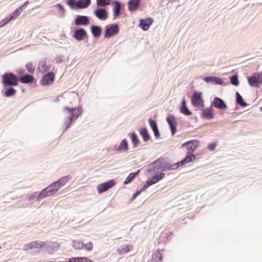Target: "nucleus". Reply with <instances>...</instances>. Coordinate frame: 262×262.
<instances>
[{
	"instance_id": "f257e3e1",
	"label": "nucleus",
	"mask_w": 262,
	"mask_h": 262,
	"mask_svg": "<svg viewBox=\"0 0 262 262\" xmlns=\"http://www.w3.org/2000/svg\"><path fill=\"white\" fill-rule=\"evenodd\" d=\"M62 112L66 116L63 125V127L64 128L63 132H65L70 127L72 124V122L77 120L81 115L82 110L81 106L71 108L64 106L62 108Z\"/></svg>"
},
{
	"instance_id": "f03ea898",
	"label": "nucleus",
	"mask_w": 262,
	"mask_h": 262,
	"mask_svg": "<svg viewBox=\"0 0 262 262\" xmlns=\"http://www.w3.org/2000/svg\"><path fill=\"white\" fill-rule=\"evenodd\" d=\"M18 78L13 73H5L2 76V84L4 87H9L18 85Z\"/></svg>"
},
{
	"instance_id": "7ed1b4c3",
	"label": "nucleus",
	"mask_w": 262,
	"mask_h": 262,
	"mask_svg": "<svg viewBox=\"0 0 262 262\" xmlns=\"http://www.w3.org/2000/svg\"><path fill=\"white\" fill-rule=\"evenodd\" d=\"M250 85L254 88H259L262 85V72L254 73L252 76L247 78Z\"/></svg>"
},
{
	"instance_id": "20e7f679",
	"label": "nucleus",
	"mask_w": 262,
	"mask_h": 262,
	"mask_svg": "<svg viewBox=\"0 0 262 262\" xmlns=\"http://www.w3.org/2000/svg\"><path fill=\"white\" fill-rule=\"evenodd\" d=\"M119 31V26L117 24H114L107 25L105 27V30L104 37L108 38L113 36L117 34Z\"/></svg>"
},
{
	"instance_id": "39448f33",
	"label": "nucleus",
	"mask_w": 262,
	"mask_h": 262,
	"mask_svg": "<svg viewBox=\"0 0 262 262\" xmlns=\"http://www.w3.org/2000/svg\"><path fill=\"white\" fill-rule=\"evenodd\" d=\"M147 171L149 175H153L154 173H159L161 171L160 160L158 159L153 162L150 163L147 166Z\"/></svg>"
},
{
	"instance_id": "423d86ee",
	"label": "nucleus",
	"mask_w": 262,
	"mask_h": 262,
	"mask_svg": "<svg viewBox=\"0 0 262 262\" xmlns=\"http://www.w3.org/2000/svg\"><path fill=\"white\" fill-rule=\"evenodd\" d=\"M199 145V142L198 140H193L183 143L182 146L186 148L188 154H191L198 147Z\"/></svg>"
},
{
	"instance_id": "0eeeda50",
	"label": "nucleus",
	"mask_w": 262,
	"mask_h": 262,
	"mask_svg": "<svg viewBox=\"0 0 262 262\" xmlns=\"http://www.w3.org/2000/svg\"><path fill=\"white\" fill-rule=\"evenodd\" d=\"M202 93L195 91L191 99V103L194 106H203L204 102L201 97Z\"/></svg>"
},
{
	"instance_id": "6e6552de",
	"label": "nucleus",
	"mask_w": 262,
	"mask_h": 262,
	"mask_svg": "<svg viewBox=\"0 0 262 262\" xmlns=\"http://www.w3.org/2000/svg\"><path fill=\"white\" fill-rule=\"evenodd\" d=\"M115 185L114 180H110L107 182L101 183L98 185L97 190L99 193H101L104 191H107L110 188H112Z\"/></svg>"
},
{
	"instance_id": "1a4fd4ad",
	"label": "nucleus",
	"mask_w": 262,
	"mask_h": 262,
	"mask_svg": "<svg viewBox=\"0 0 262 262\" xmlns=\"http://www.w3.org/2000/svg\"><path fill=\"white\" fill-rule=\"evenodd\" d=\"M159 159L160 160L161 171H166L169 170H174L178 168V166H176L175 164L171 165L167 161L166 159L164 158Z\"/></svg>"
},
{
	"instance_id": "9d476101",
	"label": "nucleus",
	"mask_w": 262,
	"mask_h": 262,
	"mask_svg": "<svg viewBox=\"0 0 262 262\" xmlns=\"http://www.w3.org/2000/svg\"><path fill=\"white\" fill-rule=\"evenodd\" d=\"M95 16L101 20H105L108 17V12L104 8H97L94 12Z\"/></svg>"
},
{
	"instance_id": "9b49d317",
	"label": "nucleus",
	"mask_w": 262,
	"mask_h": 262,
	"mask_svg": "<svg viewBox=\"0 0 262 262\" xmlns=\"http://www.w3.org/2000/svg\"><path fill=\"white\" fill-rule=\"evenodd\" d=\"M211 106H214L216 108L221 110H225L227 108V106L224 101L217 97L214 98L211 103Z\"/></svg>"
},
{
	"instance_id": "f8f14e48",
	"label": "nucleus",
	"mask_w": 262,
	"mask_h": 262,
	"mask_svg": "<svg viewBox=\"0 0 262 262\" xmlns=\"http://www.w3.org/2000/svg\"><path fill=\"white\" fill-rule=\"evenodd\" d=\"M43 244L41 242L34 241L28 244H26L23 248L25 251H27L29 249H34L36 251H39L40 248H42Z\"/></svg>"
},
{
	"instance_id": "ddd939ff",
	"label": "nucleus",
	"mask_w": 262,
	"mask_h": 262,
	"mask_svg": "<svg viewBox=\"0 0 262 262\" xmlns=\"http://www.w3.org/2000/svg\"><path fill=\"white\" fill-rule=\"evenodd\" d=\"M90 23V19L87 16L78 15L75 19V25L76 26H86Z\"/></svg>"
},
{
	"instance_id": "4468645a",
	"label": "nucleus",
	"mask_w": 262,
	"mask_h": 262,
	"mask_svg": "<svg viewBox=\"0 0 262 262\" xmlns=\"http://www.w3.org/2000/svg\"><path fill=\"white\" fill-rule=\"evenodd\" d=\"M166 121L170 127L171 134L173 136L177 132V122L176 118L173 116L169 115L167 116Z\"/></svg>"
},
{
	"instance_id": "2eb2a0df",
	"label": "nucleus",
	"mask_w": 262,
	"mask_h": 262,
	"mask_svg": "<svg viewBox=\"0 0 262 262\" xmlns=\"http://www.w3.org/2000/svg\"><path fill=\"white\" fill-rule=\"evenodd\" d=\"M154 20L151 17H148L145 19H140L139 26L144 31L148 30L149 27L152 24Z\"/></svg>"
},
{
	"instance_id": "dca6fc26",
	"label": "nucleus",
	"mask_w": 262,
	"mask_h": 262,
	"mask_svg": "<svg viewBox=\"0 0 262 262\" xmlns=\"http://www.w3.org/2000/svg\"><path fill=\"white\" fill-rule=\"evenodd\" d=\"M54 74L53 72H49L45 75L41 79V83L42 85H49L52 84L54 80Z\"/></svg>"
},
{
	"instance_id": "f3484780",
	"label": "nucleus",
	"mask_w": 262,
	"mask_h": 262,
	"mask_svg": "<svg viewBox=\"0 0 262 262\" xmlns=\"http://www.w3.org/2000/svg\"><path fill=\"white\" fill-rule=\"evenodd\" d=\"M87 35L86 31L83 28H79L74 32V37L77 40L80 41L84 39Z\"/></svg>"
},
{
	"instance_id": "a211bd4d",
	"label": "nucleus",
	"mask_w": 262,
	"mask_h": 262,
	"mask_svg": "<svg viewBox=\"0 0 262 262\" xmlns=\"http://www.w3.org/2000/svg\"><path fill=\"white\" fill-rule=\"evenodd\" d=\"M201 116L202 118L206 119H212L214 116L213 110L211 107H208L202 110Z\"/></svg>"
},
{
	"instance_id": "6ab92c4d",
	"label": "nucleus",
	"mask_w": 262,
	"mask_h": 262,
	"mask_svg": "<svg viewBox=\"0 0 262 262\" xmlns=\"http://www.w3.org/2000/svg\"><path fill=\"white\" fill-rule=\"evenodd\" d=\"M140 0H129L127 3L128 9L130 11H135L139 7Z\"/></svg>"
},
{
	"instance_id": "aec40b11",
	"label": "nucleus",
	"mask_w": 262,
	"mask_h": 262,
	"mask_svg": "<svg viewBox=\"0 0 262 262\" xmlns=\"http://www.w3.org/2000/svg\"><path fill=\"white\" fill-rule=\"evenodd\" d=\"M91 31L93 36L95 38H98L102 33V28L97 25H92L91 26Z\"/></svg>"
},
{
	"instance_id": "412c9836",
	"label": "nucleus",
	"mask_w": 262,
	"mask_h": 262,
	"mask_svg": "<svg viewBox=\"0 0 262 262\" xmlns=\"http://www.w3.org/2000/svg\"><path fill=\"white\" fill-rule=\"evenodd\" d=\"M203 79L206 82H213L216 84H222L223 83L222 79L218 77L206 76Z\"/></svg>"
},
{
	"instance_id": "4be33fe9",
	"label": "nucleus",
	"mask_w": 262,
	"mask_h": 262,
	"mask_svg": "<svg viewBox=\"0 0 262 262\" xmlns=\"http://www.w3.org/2000/svg\"><path fill=\"white\" fill-rule=\"evenodd\" d=\"M115 150L118 152L127 151L128 150L127 141L125 139L122 140L119 146L116 148Z\"/></svg>"
},
{
	"instance_id": "5701e85b",
	"label": "nucleus",
	"mask_w": 262,
	"mask_h": 262,
	"mask_svg": "<svg viewBox=\"0 0 262 262\" xmlns=\"http://www.w3.org/2000/svg\"><path fill=\"white\" fill-rule=\"evenodd\" d=\"M180 112L181 113L186 116H190L192 115L191 112L189 111V110L186 106L185 97H183L182 101L181 102V105L180 106Z\"/></svg>"
},
{
	"instance_id": "b1692460",
	"label": "nucleus",
	"mask_w": 262,
	"mask_h": 262,
	"mask_svg": "<svg viewBox=\"0 0 262 262\" xmlns=\"http://www.w3.org/2000/svg\"><path fill=\"white\" fill-rule=\"evenodd\" d=\"M114 18H115L121 14V4L118 1L114 2L113 6Z\"/></svg>"
},
{
	"instance_id": "393cba45",
	"label": "nucleus",
	"mask_w": 262,
	"mask_h": 262,
	"mask_svg": "<svg viewBox=\"0 0 262 262\" xmlns=\"http://www.w3.org/2000/svg\"><path fill=\"white\" fill-rule=\"evenodd\" d=\"M91 3V0H78L77 7V9H83L87 8Z\"/></svg>"
},
{
	"instance_id": "a878e982",
	"label": "nucleus",
	"mask_w": 262,
	"mask_h": 262,
	"mask_svg": "<svg viewBox=\"0 0 262 262\" xmlns=\"http://www.w3.org/2000/svg\"><path fill=\"white\" fill-rule=\"evenodd\" d=\"M54 243L52 242H50L48 243H44L42 248L45 252H47L48 253L52 254L54 251Z\"/></svg>"
},
{
	"instance_id": "bb28decb",
	"label": "nucleus",
	"mask_w": 262,
	"mask_h": 262,
	"mask_svg": "<svg viewBox=\"0 0 262 262\" xmlns=\"http://www.w3.org/2000/svg\"><path fill=\"white\" fill-rule=\"evenodd\" d=\"M33 77L32 76L26 74L24 76H21L18 79V81L22 83H29L33 81Z\"/></svg>"
},
{
	"instance_id": "cd10ccee",
	"label": "nucleus",
	"mask_w": 262,
	"mask_h": 262,
	"mask_svg": "<svg viewBox=\"0 0 262 262\" xmlns=\"http://www.w3.org/2000/svg\"><path fill=\"white\" fill-rule=\"evenodd\" d=\"M139 132L144 142H146L150 139V137L146 128L140 129Z\"/></svg>"
},
{
	"instance_id": "c85d7f7f",
	"label": "nucleus",
	"mask_w": 262,
	"mask_h": 262,
	"mask_svg": "<svg viewBox=\"0 0 262 262\" xmlns=\"http://www.w3.org/2000/svg\"><path fill=\"white\" fill-rule=\"evenodd\" d=\"M139 172L140 170H138L135 172L130 173L126 178L123 184L124 185H126L130 183L135 178V177L139 174Z\"/></svg>"
},
{
	"instance_id": "c756f323",
	"label": "nucleus",
	"mask_w": 262,
	"mask_h": 262,
	"mask_svg": "<svg viewBox=\"0 0 262 262\" xmlns=\"http://www.w3.org/2000/svg\"><path fill=\"white\" fill-rule=\"evenodd\" d=\"M51 192L50 190H48L46 189V188H45L42 190H41L38 193L39 201L41 200H42L47 196L52 195L53 194H52V192Z\"/></svg>"
},
{
	"instance_id": "7c9ffc66",
	"label": "nucleus",
	"mask_w": 262,
	"mask_h": 262,
	"mask_svg": "<svg viewBox=\"0 0 262 262\" xmlns=\"http://www.w3.org/2000/svg\"><path fill=\"white\" fill-rule=\"evenodd\" d=\"M236 102L241 106H246V102H245L242 96L237 92L236 93Z\"/></svg>"
},
{
	"instance_id": "2f4dec72",
	"label": "nucleus",
	"mask_w": 262,
	"mask_h": 262,
	"mask_svg": "<svg viewBox=\"0 0 262 262\" xmlns=\"http://www.w3.org/2000/svg\"><path fill=\"white\" fill-rule=\"evenodd\" d=\"M165 176V173H163L162 172L159 173V174L157 173L155 175L153 176L151 179L152 180V181L154 182V183H156L157 182H159L162 179L164 178Z\"/></svg>"
},
{
	"instance_id": "473e14b6",
	"label": "nucleus",
	"mask_w": 262,
	"mask_h": 262,
	"mask_svg": "<svg viewBox=\"0 0 262 262\" xmlns=\"http://www.w3.org/2000/svg\"><path fill=\"white\" fill-rule=\"evenodd\" d=\"M130 139L133 142V145L134 147H137L138 144H139V140L137 137V135L135 133L133 132L130 134Z\"/></svg>"
},
{
	"instance_id": "72a5a7b5",
	"label": "nucleus",
	"mask_w": 262,
	"mask_h": 262,
	"mask_svg": "<svg viewBox=\"0 0 262 262\" xmlns=\"http://www.w3.org/2000/svg\"><path fill=\"white\" fill-rule=\"evenodd\" d=\"M73 245L74 249L80 250L84 247V244L80 241L74 240L73 242Z\"/></svg>"
},
{
	"instance_id": "f704fd0d",
	"label": "nucleus",
	"mask_w": 262,
	"mask_h": 262,
	"mask_svg": "<svg viewBox=\"0 0 262 262\" xmlns=\"http://www.w3.org/2000/svg\"><path fill=\"white\" fill-rule=\"evenodd\" d=\"M162 256L159 250L156 251V253L152 256L151 262H161Z\"/></svg>"
},
{
	"instance_id": "c9c22d12",
	"label": "nucleus",
	"mask_w": 262,
	"mask_h": 262,
	"mask_svg": "<svg viewBox=\"0 0 262 262\" xmlns=\"http://www.w3.org/2000/svg\"><path fill=\"white\" fill-rule=\"evenodd\" d=\"M9 88L5 92V96L7 97H11L14 95L16 93V91L12 88L11 86H9Z\"/></svg>"
},
{
	"instance_id": "e433bc0d",
	"label": "nucleus",
	"mask_w": 262,
	"mask_h": 262,
	"mask_svg": "<svg viewBox=\"0 0 262 262\" xmlns=\"http://www.w3.org/2000/svg\"><path fill=\"white\" fill-rule=\"evenodd\" d=\"M230 80L231 83L234 86H237L239 84V81L238 76L237 74H234L230 77Z\"/></svg>"
},
{
	"instance_id": "4c0bfd02",
	"label": "nucleus",
	"mask_w": 262,
	"mask_h": 262,
	"mask_svg": "<svg viewBox=\"0 0 262 262\" xmlns=\"http://www.w3.org/2000/svg\"><path fill=\"white\" fill-rule=\"evenodd\" d=\"M67 4L72 9H77V1L76 0H67Z\"/></svg>"
},
{
	"instance_id": "58836bf2",
	"label": "nucleus",
	"mask_w": 262,
	"mask_h": 262,
	"mask_svg": "<svg viewBox=\"0 0 262 262\" xmlns=\"http://www.w3.org/2000/svg\"><path fill=\"white\" fill-rule=\"evenodd\" d=\"M96 4L98 7H103L110 4V0H96Z\"/></svg>"
},
{
	"instance_id": "ea45409f",
	"label": "nucleus",
	"mask_w": 262,
	"mask_h": 262,
	"mask_svg": "<svg viewBox=\"0 0 262 262\" xmlns=\"http://www.w3.org/2000/svg\"><path fill=\"white\" fill-rule=\"evenodd\" d=\"M154 182L151 179H148L146 182V184L143 185L142 188L139 190L142 191H145L148 187L154 184Z\"/></svg>"
},
{
	"instance_id": "a19ab883",
	"label": "nucleus",
	"mask_w": 262,
	"mask_h": 262,
	"mask_svg": "<svg viewBox=\"0 0 262 262\" xmlns=\"http://www.w3.org/2000/svg\"><path fill=\"white\" fill-rule=\"evenodd\" d=\"M22 11V7H19L13 12L9 16H12V20L15 19L17 16H18Z\"/></svg>"
},
{
	"instance_id": "79ce46f5",
	"label": "nucleus",
	"mask_w": 262,
	"mask_h": 262,
	"mask_svg": "<svg viewBox=\"0 0 262 262\" xmlns=\"http://www.w3.org/2000/svg\"><path fill=\"white\" fill-rule=\"evenodd\" d=\"M70 180V178L68 176H65L61 178L60 179H59L58 181H57L58 183H59V185H60L61 187L63 186L67 182Z\"/></svg>"
},
{
	"instance_id": "37998d69",
	"label": "nucleus",
	"mask_w": 262,
	"mask_h": 262,
	"mask_svg": "<svg viewBox=\"0 0 262 262\" xmlns=\"http://www.w3.org/2000/svg\"><path fill=\"white\" fill-rule=\"evenodd\" d=\"M130 248H131V246H129V245L123 246L120 248H118L117 251L120 253H121L123 252L124 253H127L130 251Z\"/></svg>"
},
{
	"instance_id": "c03bdc74",
	"label": "nucleus",
	"mask_w": 262,
	"mask_h": 262,
	"mask_svg": "<svg viewBox=\"0 0 262 262\" xmlns=\"http://www.w3.org/2000/svg\"><path fill=\"white\" fill-rule=\"evenodd\" d=\"M12 20V16H8L0 21V27H4Z\"/></svg>"
},
{
	"instance_id": "a18cd8bd",
	"label": "nucleus",
	"mask_w": 262,
	"mask_h": 262,
	"mask_svg": "<svg viewBox=\"0 0 262 262\" xmlns=\"http://www.w3.org/2000/svg\"><path fill=\"white\" fill-rule=\"evenodd\" d=\"M40 67H41V70H42V71H46L49 69L48 67L46 66L45 60L41 59V60L39 63V69H40Z\"/></svg>"
},
{
	"instance_id": "49530a36",
	"label": "nucleus",
	"mask_w": 262,
	"mask_h": 262,
	"mask_svg": "<svg viewBox=\"0 0 262 262\" xmlns=\"http://www.w3.org/2000/svg\"><path fill=\"white\" fill-rule=\"evenodd\" d=\"M28 201H32L36 200L37 201H39L38 193L37 192H34L32 194L30 195L28 199Z\"/></svg>"
},
{
	"instance_id": "de8ad7c7",
	"label": "nucleus",
	"mask_w": 262,
	"mask_h": 262,
	"mask_svg": "<svg viewBox=\"0 0 262 262\" xmlns=\"http://www.w3.org/2000/svg\"><path fill=\"white\" fill-rule=\"evenodd\" d=\"M149 125L152 130L158 128L157 122L155 120L150 118L148 120Z\"/></svg>"
},
{
	"instance_id": "09e8293b",
	"label": "nucleus",
	"mask_w": 262,
	"mask_h": 262,
	"mask_svg": "<svg viewBox=\"0 0 262 262\" xmlns=\"http://www.w3.org/2000/svg\"><path fill=\"white\" fill-rule=\"evenodd\" d=\"M58 183V182H57V181L53 183V185H54V190H50V191H51L50 192H52L53 195L54 194H55L56 192H57V191L59 190V189L61 187L60 185H58V184H59Z\"/></svg>"
},
{
	"instance_id": "8fccbe9b",
	"label": "nucleus",
	"mask_w": 262,
	"mask_h": 262,
	"mask_svg": "<svg viewBox=\"0 0 262 262\" xmlns=\"http://www.w3.org/2000/svg\"><path fill=\"white\" fill-rule=\"evenodd\" d=\"M196 158L195 155L193 154H191L190 155H187L185 158V160L187 162V163H189Z\"/></svg>"
},
{
	"instance_id": "3c124183",
	"label": "nucleus",
	"mask_w": 262,
	"mask_h": 262,
	"mask_svg": "<svg viewBox=\"0 0 262 262\" xmlns=\"http://www.w3.org/2000/svg\"><path fill=\"white\" fill-rule=\"evenodd\" d=\"M26 68L28 71L30 73H34L35 69L32 67V64L31 62H28L26 64Z\"/></svg>"
},
{
	"instance_id": "603ef678",
	"label": "nucleus",
	"mask_w": 262,
	"mask_h": 262,
	"mask_svg": "<svg viewBox=\"0 0 262 262\" xmlns=\"http://www.w3.org/2000/svg\"><path fill=\"white\" fill-rule=\"evenodd\" d=\"M57 8H58L61 12V16H63L65 13V9L63 6L60 4H57L55 6Z\"/></svg>"
},
{
	"instance_id": "864d4df0",
	"label": "nucleus",
	"mask_w": 262,
	"mask_h": 262,
	"mask_svg": "<svg viewBox=\"0 0 262 262\" xmlns=\"http://www.w3.org/2000/svg\"><path fill=\"white\" fill-rule=\"evenodd\" d=\"M84 247L86 250L91 251L93 248V244L91 242H89L85 245L84 244Z\"/></svg>"
},
{
	"instance_id": "5fc2aeb1",
	"label": "nucleus",
	"mask_w": 262,
	"mask_h": 262,
	"mask_svg": "<svg viewBox=\"0 0 262 262\" xmlns=\"http://www.w3.org/2000/svg\"><path fill=\"white\" fill-rule=\"evenodd\" d=\"M72 260L73 262H83L85 259L83 258V257H73L72 258Z\"/></svg>"
},
{
	"instance_id": "6e6d98bb",
	"label": "nucleus",
	"mask_w": 262,
	"mask_h": 262,
	"mask_svg": "<svg viewBox=\"0 0 262 262\" xmlns=\"http://www.w3.org/2000/svg\"><path fill=\"white\" fill-rule=\"evenodd\" d=\"M186 163H188L187 161H186L185 160V159H183L180 162H179L175 164V165H176V166H178V168L180 166H182V165H183Z\"/></svg>"
},
{
	"instance_id": "4d7b16f0",
	"label": "nucleus",
	"mask_w": 262,
	"mask_h": 262,
	"mask_svg": "<svg viewBox=\"0 0 262 262\" xmlns=\"http://www.w3.org/2000/svg\"><path fill=\"white\" fill-rule=\"evenodd\" d=\"M216 146V144L215 143H210L209 144L208 148L209 150L212 151L215 149Z\"/></svg>"
},
{
	"instance_id": "13d9d810",
	"label": "nucleus",
	"mask_w": 262,
	"mask_h": 262,
	"mask_svg": "<svg viewBox=\"0 0 262 262\" xmlns=\"http://www.w3.org/2000/svg\"><path fill=\"white\" fill-rule=\"evenodd\" d=\"M152 131L154 132V135L156 137V138H157L160 137V133L159 131L158 127L157 128H156V129H154Z\"/></svg>"
},
{
	"instance_id": "bf43d9fd",
	"label": "nucleus",
	"mask_w": 262,
	"mask_h": 262,
	"mask_svg": "<svg viewBox=\"0 0 262 262\" xmlns=\"http://www.w3.org/2000/svg\"><path fill=\"white\" fill-rule=\"evenodd\" d=\"M141 193V191H136L132 196V198H131V201H133L134 200H135L136 199V198Z\"/></svg>"
},
{
	"instance_id": "052dcab7",
	"label": "nucleus",
	"mask_w": 262,
	"mask_h": 262,
	"mask_svg": "<svg viewBox=\"0 0 262 262\" xmlns=\"http://www.w3.org/2000/svg\"><path fill=\"white\" fill-rule=\"evenodd\" d=\"M46 188L48 190H54V185H53V183H52L51 184L49 185Z\"/></svg>"
},
{
	"instance_id": "680f3d73",
	"label": "nucleus",
	"mask_w": 262,
	"mask_h": 262,
	"mask_svg": "<svg viewBox=\"0 0 262 262\" xmlns=\"http://www.w3.org/2000/svg\"><path fill=\"white\" fill-rule=\"evenodd\" d=\"M29 4V2L28 1H26V2H25V3L21 6H20V7H22V10L25 8V7H26Z\"/></svg>"
},
{
	"instance_id": "e2e57ef3",
	"label": "nucleus",
	"mask_w": 262,
	"mask_h": 262,
	"mask_svg": "<svg viewBox=\"0 0 262 262\" xmlns=\"http://www.w3.org/2000/svg\"><path fill=\"white\" fill-rule=\"evenodd\" d=\"M83 258L84 259H85V260H84V261L83 260V262H93V261H92V260H91L89 259H88V258H86V257H83Z\"/></svg>"
},
{
	"instance_id": "0e129e2a",
	"label": "nucleus",
	"mask_w": 262,
	"mask_h": 262,
	"mask_svg": "<svg viewBox=\"0 0 262 262\" xmlns=\"http://www.w3.org/2000/svg\"><path fill=\"white\" fill-rule=\"evenodd\" d=\"M24 70L23 69H21V70H18V72L20 74H21L23 73H24Z\"/></svg>"
},
{
	"instance_id": "69168bd1",
	"label": "nucleus",
	"mask_w": 262,
	"mask_h": 262,
	"mask_svg": "<svg viewBox=\"0 0 262 262\" xmlns=\"http://www.w3.org/2000/svg\"><path fill=\"white\" fill-rule=\"evenodd\" d=\"M260 110L261 112H262V106L260 108Z\"/></svg>"
}]
</instances>
